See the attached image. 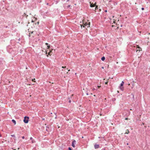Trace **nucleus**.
<instances>
[{
	"label": "nucleus",
	"mask_w": 150,
	"mask_h": 150,
	"mask_svg": "<svg viewBox=\"0 0 150 150\" xmlns=\"http://www.w3.org/2000/svg\"><path fill=\"white\" fill-rule=\"evenodd\" d=\"M28 119L29 117H28L25 116L24 117L23 121L25 123H28Z\"/></svg>",
	"instance_id": "nucleus-1"
},
{
	"label": "nucleus",
	"mask_w": 150,
	"mask_h": 150,
	"mask_svg": "<svg viewBox=\"0 0 150 150\" xmlns=\"http://www.w3.org/2000/svg\"><path fill=\"white\" fill-rule=\"evenodd\" d=\"M82 23H83V27H84L86 25H87L88 24L90 25V22H89V23L88 24L86 23H84L83 21H82Z\"/></svg>",
	"instance_id": "nucleus-2"
},
{
	"label": "nucleus",
	"mask_w": 150,
	"mask_h": 150,
	"mask_svg": "<svg viewBox=\"0 0 150 150\" xmlns=\"http://www.w3.org/2000/svg\"><path fill=\"white\" fill-rule=\"evenodd\" d=\"M76 141L75 140H74L72 143V146L73 147H75V145L76 144Z\"/></svg>",
	"instance_id": "nucleus-3"
},
{
	"label": "nucleus",
	"mask_w": 150,
	"mask_h": 150,
	"mask_svg": "<svg viewBox=\"0 0 150 150\" xmlns=\"http://www.w3.org/2000/svg\"><path fill=\"white\" fill-rule=\"evenodd\" d=\"M30 139L31 140V142L32 143H35V140L33 139V138L32 137H30Z\"/></svg>",
	"instance_id": "nucleus-4"
},
{
	"label": "nucleus",
	"mask_w": 150,
	"mask_h": 150,
	"mask_svg": "<svg viewBox=\"0 0 150 150\" xmlns=\"http://www.w3.org/2000/svg\"><path fill=\"white\" fill-rule=\"evenodd\" d=\"M94 147H95V149H96L98 148L99 147V145L95 144L94 145Z\"/></svg>",
	"instance_id": "nucleus-5"
},
{
	"label": "nucleus",
	"mask_w": 150,
	"mask_h": 150,
	"mask_svg": "<svg viewBox=\"0 0 150 150\" xmlns=\"http://www.w3.org/2000/svg\"><path fill=\"white\" fill-rule=\"evenodd\" d=\"M90 3V6L91 7H93L95 6H96V4H91V3Z\"/></svg>",
	"instance_id": "nucleus-6"
},
{
	"label": "nucleus",
	"mask_w": 150,
	"mask_h": 150,
	"mask_svg": "<svg viewBox=\"0 0 150 150\" xmlns=\"http://www.w3.org/2000/svg\"><path fill=\"white\" fill-rule=\"evenodd\" d=\"M119 88L120 90L122 91H123L124 90V87L123 86H121V85L119 87Z\"/></svg>",
	"instance_id": "nucleus-7"
},
{
	"label": "nucleus",
	"mask_w": 150,
	"mask_h": 150,
	"mask_svg": "<svg viewBox=\"0 0 150 150\" xmlns=\"http://www.w3.org/2000/svg\"><path fill=\"white\" fill-rule=\"evenodd\" d=\"M129 133V131L128 130V129H127V130H126V132L125 133V134H128Z\"/></svg>",
	"instance_id": "nucleus-8"
},
{
	"label": "nucleus",
	"mask_w": 150,
	"mask_h": 150,
	"mask_svg": "<svg viewBox=\"0 0 150 150\" xmlns=\"http://www.w3.org/2000/svg\"><path fill=\"white\" fill-rule=\"evenodd\" d=\"M12 122H13L14 123V125H16V122L15 120H12Z\"/></svg>",
	"instance_id": "nucleus-9"
},
{
	"label": "nucleus",
	"mask_w": 150,
	"mask_h": 150,
	"mask_svg": "<svg viewBox=\"0 0 150 150\" xmlns=\"http://www.w3.org/2000/svg\"><path fill=\"white\" fill-rule=\"evenodd\" d=\"M124 81H122L120 84V85L121 86H123L124 84Z\"/></svg>",
	"instance_id": "nucleus-10"
},
{
	"label": "nucleus",
	"mask_w": 150,
	"mask_h": 150,
	"mask_svg": "<svg viewBox=\"0 0 150 150\" xmlns=\"http://www.w3.org/2000/svg\"><path fill=\"white\" fill-rule=\"evenodd\" d=\"M101 59L102 61H104L105 59V57H102Z\"/></svg>",
	"instance_id": "nucleus-11"
},
{
	"label": "nucleus",
	"mask_w": 150,
	"mask_h": 150,
	"mask_svg": "<svg viewBox=\"0 0 150 150\" xmlns=\"http://www.w3.org/2000/svg\"><path fill=\"white\" fill-rule=\"evenodd\" d=\"M98 6H96V8H95V10H96L97 9H98Z\"/></svg>",
	"instance_id": "nucleus-12"
},
{
	"label": "nucleus",
	"mask_w": 150,
	"mask_h": 150,
	"mask_svg": "<svg viewBox=\"0 0 150 150\" xmlns=\"http://www.w3.org/2000/svg\"><path fill=\"white\" fill-rule=\"evenodd\" d=\"M47 47L48 49H49L50 47V45H47Z\"/></svg>",
	"instance_id": "nucleus-13"
},
{
	"label": "nucleus",
	"mask_w": 150,
	"mask_h": 150,
	"mask_svg": "<svg viewBox=\"0 0 150 150\" xmlns=\"http://www.w3.org/2000/svg\"><path fill=\"white\" fill-rule=\"evenodd\" d=\"M35 80V79H32V81H34V82H35L34 80Z\"/></svg>",
	"instance_id": "nucleus-14"
},
{
	"label": "nucleus",
	"mask_w": 150,
	"mask_h": 150,
	"mask_svg": "<svg viewBox=\"0 0 150 150\" xmlns=\"http://www.w3.org/2000/svg\"><path fill=\"white\" fill-rule=\"evenodd\" d=\"M62 68H66V66H64V67L63 66V67H62Z\"/></svg>",
	"instance_id": "nucleus-15"
},
{
	"label": "nucleus",
	"mask_w": 150,
	"mask_h": 150,
	"mask_svg": "<svg viewBox=\"0 0 150 150\" xmlns=\"http://www.w3.org/2000/svg\"><path fill=\"white\" fill-rule=\"evenodd\" d=\"M69 150H71V148L70 147H69Z\"/></svg>",
	"instance_id": "nucleus-16"
},
{
	"label": "nucleus",
	"mask_w": 150,
	"mask_h": 150,
	"mask_svg": "<svg viewBox=\"0 0 150 150\" xmlns=\"http://www.w3.org/2000/svg\"><path fill=\"white\" fill-rule=\"evenodd\" d=\"M23 139H24L25 138V137L24 136H23L22 137Z\"/></svg>",
	"instance_id": "nucleus-17"
},
{
	"label": "nucleus",
	"mask_w": 150,
	"mask_h": 150,
	"mask_svg": "<svg viewBox=\"0 0 150 150\" xmlns=\"http://www.w3.org/2000/svg\"><path fill=\"white\" fill-rule=\"evenodd\" d=\"M144 9V8H142V10H143Z\"/></svg>",
	"instance_id": "nucleus-18"
},
{
	"label": "nucleus",
	"mask_w": 150,
	"mask_h": 150,
	"mask_svg": "<svg viewBox=\"0 0 150 150\" xmlns=\"http://www.w3.org/2000/svg\"><path fill=\"white\" fill-rule=\"evenodd\" d=\"M93 91H94V90H95V88H93Z\"/></svg>",
	"instance_id": "nucleus-19"
},
{
	"label": "nucleus",
	"mask_w": 150,
	"mask_h": 150,
	"mask_svg": "<svg viewBox=\"0 0 150 150\" xmlns=\"http://www.w3.org/2000/svg\"><path fill=\"white\" fill-rule=\"evenodd\" d=\"M45 44H46V45H47H47H48V44L47 43H45Z\"/></svg>",
	"instance_id": "nucleus-20"
},
{
	"label": "nucleus",
	"mask_w": 150,
	"mask_h": 150,
	"mask_svg": "<svg viewBox=\"0 0 150 150\" xmlns=\"http://www.w3.org/2000/svg\"><path fill=\"white\" fill-rule=\"evenodd\" d=\"M70 6H70V5H68V7H69Z\"/></svg>",
	"instance_id": "nucleus-21"
},
{
	"label": "nucleus",
	"mask_w": 150,
	"mask_h": 150,
	"mask_svg": "<svg viewBox=\"0 0 150 150\" xmlns=\"http://www.w3.org/2000/svg\"><path fill=\"white\" fill-rule=\"evenodd\" d=\"M108 82H106L105 83V84H107L108 83Z\"/></svg>",
	"instance_id": "nucleus-22"
},
{
	"label": "nucleus",
	"mask_w": 150,
	"mask_h": 150,
	"mask_svg": "<svg viewBox=\"0 0 150 150\" xmlns=\"http://www.w3.org/2000/svg\"><path fill=\"white\" fill-rule=\"evenodd\" d=\"M140 51V50H137L136 52H137V51Z\"/></svg>",
	"instance_id": "nucleus-23"
},
{
	"label": "nucleus",
	"mask_w": 150,
	"mask_h": 150,
	"mask_svg": "<svg viewBox=\"0 0 150 150\" xmlns=\"http://www.w3.org/2000/svg\"><path fill=\"white\" fill-rule=\"evenodd\" d=\"M137 48H140V47H139L138 46H137Z\"/></svg>",
	"instance_id": "nucleus-24"
},
{
	"label": "nucleus",
	"mask_w": 150,
	"mask_h": 150,
	"mask_svg": "<svg viewBox=\"0 0 150 150\" xmlns=\"http://www.w3.org/2000/svg\"><path fill=\"white\" fill-rule=\"evenodd\" d=\"M98 88H99L100 87V86H98Z\"/></svg>",
	"instance_id": "nucleus-25"
},
{
	"label": "nucleus",
	"mask_w": 150,
	"mask_h": 150,
	"mask_svg": "<svg viewBox=\"0 0 150 150\" xmlns=\"http://www.w3.org/2000/svg\"><path fill=\"white\" fill-rule=\"evenodd\" d=\"M80 25H81V27H82V24H80Z\"/></svg>",
	"instance_id": "nucleus-26"
},
{
	"label": "nucleus",
	"mask_w": 150,
	"mask_h": 150,
	"mask_svg": "<svg viewBox=\"0 0 150 150\" xmlns=\"http://www.w3.org/2000/svg\"><path fill=\"white\" fill-rule=\"evenodd\" d=\"M105 12H107V10H105Z\"/></svg>",
	"instance_id": "nucleus-27"
},
{
	"label": "nucleus",
	"mask_w": 150,
	"mask_h": 150,
	"mask_svg": "<svg viewBox=\"0 0 150 150\" xmlns=\"http://www.w3.org/2000/svg\"><path fill=\"white\" fill-rule=\"evenodd\" d=\"M68 71H70V70L69 69Z\"/></svg>",
	"instance_id": "nucleus-28"
},
{
	"label": "nucleus",
	"mask_w": 150,
	"mask_h": 150,
	"mask_svg": "<svg viewBox=\"0 0 150 150\" xmlns=\"http://www.w3.org/2000/svg\"><path fill=\"white\" fill-rule=\"evenodd\" d=\"M68 72H67V74H68Z\"/></svg>",
	"instance_id": "nucleus-29"
},
{
	"label": "nucleus",
	"mask_w": 150,
	"mask_h": 150,
	"mask_svg": "<svg viewBox=\"0 0 150 150\" xmlns=\"http://www.w3.org/2000/svg\"><path fill=\"white\" fill-rule=\"evenodd\" d=\"M69 0H67V1H69Z\"/></svg>",
	"instance_id": "nucleus-30"
},
{
	"label": "nucleus",
	"mask_w": 150,
	"mask_h": 150,
	"mask_svg": "<svg viewBox=\"0 0 150 150\" xmlns=\"http://www.w3.org/2000/svg\"><path fill=\"white\" fill-rule=\"evenodd\" d=\"M14 136V135H11V136H12V137H13Z\"/></svg>",
	"instance_id": "nucleus-31"
},
{
	"label": "nucleus",
	"mask_w": 150,
	"mask_h": 150,
	"mask_svg": "<svg viewBox=\"0 0 150 150\" xmlns=\"http://www.w3.org/2000/svg\"><path fill=\"white\" fill-rule=\"evenodd\" d=\"M69 103H70V102H71V101H70V100H69Z\"/></svg>",
	"instance_id": "nucleus-32"
},
{
	"label": "nucleus",
	"mask_w": 150,
	"mask_h": 150,
	"mask_svg": "<svg viewBox=\"0 0 150 150\" xmlns=\"http://www.w3.org/2000/svg\"><path fill=\"white\" fill-rule=\"evenodd\" d=\"M127 118H125V120H127Z\"/></svg>",
	"instance_id": "nucleus-33"
},
{
	"label": "nucleus",
	"mask_w": 150,
	"mask_h": 150,
	"mask_svg": "<svg viewBox=\"0 0 150 150\" xmlns=\"http://www.w3.org/2000/svg\"><path fill=\"white\" fill-rule=\"evenodd\" d=\"M50 52L48 53V55H50Z\"/></svg>",
	"instance_id": "nucleus-34"
},
{
	"label": "nucleus",
	"mask_w": 150,
	"mask_h": 150,
	"mask_svg": "<svg viewBox=\"0 0 150 150\" xmlns=\"http://www.w3.org/2000/svg\"><path fill=\"white\" fill-rule=\"evenodd\" d=\"M64 70L63 69H62V71H64Z\"/></svg>",
	"instance_id": "nucleus-35"
},
{
	"label": "nucleus",
	"mask_w": 150,
	"mask_h": 150,
	"mask_svg": "<svg viewBox=\"0 0 150 150\" xmlns=\"http://www.w3.org/2000/svg\"><path fill=\"white\" fill-rule=\"evenodd\" d=\"M127 145H128V143H127Z\"/></svg>",
	"instance_id": "nucleus-36"
}]
</instances>
